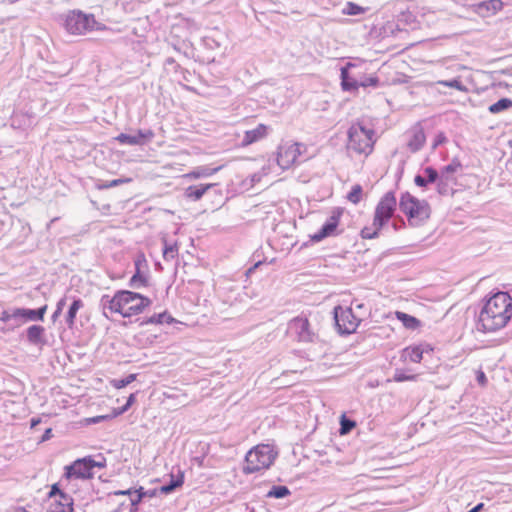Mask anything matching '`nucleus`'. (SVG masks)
<instances>
[{"label": "nucleus", "instance_id": "1", "mask_svg": "<svg viewBox=\"0 0 512 512\" xmlns=\"http://www.w3.org/2000/svg\"><path fill=\"white\" fill-rule=\"evenodd\" d=\"M512 318V297L508 292L493 294L480 310L477 329L488 333L495 332L507 325Z\"/></svg>", "mask_w": 512, "mask_h": 512}, {"label": "nucleus", "instance_id": "2", "mask_svg": "<svg viewBox=\"0 0 512 512\" xmlns=\"http://www.w3.org/2000/svg\"><path fill=\"white\" fill-rule=\"evenodd\" d=\"M397 207V200L395 192L388 191L380 199L375 208L373 222L370 226H365L361 230V237L363 239H375L379 236L380 230L389 222L393 217Z\"/></svg>", "mask_w": 512, "mask_h": 512}, {"label": "nucleus", "instance_id": "3", "mask_svg": "<svg viewBox=\"0 0 512 512\" xmlns=\"http://www.w3.org/2000/svg\"><path fill=\"white\" fill-rule=\"evenodd\" d=\"M400 210L407 216L409 225L419 227L430 218L431 208L426 200H419L409 192L401 195L399 200Z\"/></svg>", "mask_w": 512, "mask_h": 512}, {"label": "nucleus", "instance_id": "4", "mask_svg": "<svg viewBox=\"0 0 512 512\" xmlns=\"http://www.w3.org/2000/svg\"><path fill=\"white\" fill-rule=\"evenodd\" d=\"M276 457L277 452L271 445H257L247 452L242 471L244 474H252L262 469H268L274 463Z\"/></svg>", "mask_w": 512, "mask_h": 512}, {"label": "nucleus", "instance_id": "5", "mask_svg": "<svg viewBox=\"0 0 512 512\" xmlns=\"http://www.w3.org/2000/svg\"><path fill=\"white\" fill-rule=\"evenodd\" d=\"M374 131L361 124H353L348 130L347 148L358 154H369L373 148Z\"/></svg>", "mask_w": 512, "mask_h": 512}, {"label": "nucleus", "instance_id": "6", "mask_svg": "<svg viewBox=\"0 0 512 512\" xmlns=\"http://www.w3.org/2000/svg\"><path fill=\"white\" fill-rule=\"evenodd\" d=\"M151 300L140 293L120 290V313L124 318L138 315L151 305Z\"/></svg>", "mask_w": 512, "mask_h": 512}, {"label": "nucleus", "instance_id": "7", "mask_svg": "<svg viewBox=\"0 0 512 512\" xmlns=\"http://www.w3.org/2000/svg\"><path fill=\"white\" fill-rule=\"evenodd\" d=\"M97 24L93 14H86L81 10L70 11L64 21L66 31L72 35H83L91 32Z\"/></svg>", "mask_w": 512, "mask_h": 512}, {"label": "nucleus", "instance_id": "8", "mask_svg": "<svg viewBox=\"0 0 512 512\" xmlns=\"http://www.w3.org/2000/svg\"><path fill=\"white\" fill-rule=\"evenodd\" d=\"M333 318L337 331L341 335H349L356 331L361 319L354 314L352 307H334Z\"/></svg>", "mask_w": 512, "mask_h": 512}, {"label": "nucleus", "instance_id": "9", "mask_svg": "<svg viewBox=\"0 0 512 512\" xmlns=\"http://www.w3.org/2000/svg\"><path fill=\"white\" fill-rule=\"evenodd\" d=\"M288 332L298 342L312 343L317 339V334L311 329L306 317H295L288 323Z\"/></svg>", "mask_w": 512, "mask_h": 512}, {"label": "nucleus", "instance_id": "10", "mask_svg": "<svg viewBox=\"0 0 512 512\" xmlns=\"http://www.w3.org/2000/svg\"><path fill=\"white\" fill-rule=\"evenodd\" d=\"M89 463V457L76 459L70 465L65 466L64 477L66 479H92L93 467Z\"/></svg>", "mask_w": 512, "mask_h": 512}, {"label": "nucleus", "instance_id": "11", "mask_svg": "<svg viewBox=\"0 0 512 512\" xmlns=\"http://www.w3.org/2000/svg\"><path fill=\"white\" fill-rule=\"evenodd\" d=\"M154 136L155 134L151 129H139L133 135L121 133L115 138V140L118 141L120 144L135 146L145 144L146 142L152 140Z\"/></svg>", "mask_w": 512, "mask_h": 512}, {"label": "nucleus", "instance_id": "12", "mask_svg": "<svg viewBox=\"0 0 512 512\" xmlns=\"http://www.w3.org/2000/svg\"><path fill=\"white\" fill-rule=\"evenodd\" d=\"M135 273L129 280V286L133 289H141L148 286V276L142 272L143 267H147L143 255L138 256L135 261Z\"/></svg>", "mask_w": 512, "mask_h": 512}, {"label": "nucleus", "instance_id": "13", "mask_svg": "<svg viewBox=\"0 0 512 512\" xmlns=\"http://www.w3.org/2000/svg\"><path fill=\"white\" fill-rule=\"evenodd\" d=\"M218 184L216 183H201L190 185L184 189V197L189 201H199L206 193L210 191L217 192Z\"/></svg>", "mask_w": 512, "mask_h": 512}, {"label": "nucleus", "instance_id": "14", "mask_svg": "<svg viewBox=\"0 0 512 512\" xmlns=\"http://www.w3.org/2000/svg\"><path fill=\"white\" fill-rule=\"evenodd\" d=\"M409 140L407 147L412 153H416L422 149L426 142V136L423 127L418 123L414 125L408 132Z\"/></svg>", "mask_w": 512, "mask_h": 512}, {"label": "nucleus", "instance_id": "15", "mask_svg": "<svg viewBox=\"0 0 512 512\" xmlns=\"http://www.w3.org/2000/svg\"><path fill=\"white\" fill-rule=\"evenodd\" d=\"M339 224V216L332 215L328 218V220L322 225L321 229L311 236V240L313 242H320L323 239L331 236L336 230Z\"/></svg>", "mask_w": 512, "mask_h": 512}, {"label": "nucleus", "instance_id": "16", "mask_svg": "<svg viewBox=\"0 0 512 512\" xmlns=\"http://www.w3.org/2000/svg\"><path fill=\"white\" fill-rule=\"evenodd\" d=\"M47 310V305L38 309L16 308L19 321H42Z\"/></svg>", "mask_w": 512, "mask_h": 512}, {"label": "nucleus", "instance_id": "17", "mask_svg": "<svg viewBox=\"0 0 512 512\" xmlns=\"http://www.w3.org/2000/svg\"><path fill=\"white\" fill-rule=\"evenodd\" d=\"M298 154V145H292L288 147L287 149H280L278 152L277 162L279 166L286 169L289 168L290 165H292L296 159Z\"/></svg>", "mask_w": 512, "mask_h": 512}, {"label": "nucleus", "instance_id": "18", "mask_svg": "<svg viewBox=\"0 0 512 512\" xmlns=\"http://www.w3.org/2000/svg\"><path fill=\"white\" fill-rule=\"evenodd\" d=\"M503 8L501 0H486L477 5V12L483 17L494 15Z\"/></svg>", "mask_w": 512, "mask_h": 512}, {"label": "nucleus", "instance_id": "19", "mask_svg": "<svg viewBox=\"0 0 512 512\" xmlns=\"http://www.w3.org/2000/svg\"><path fill=\"white\" fill-rule=\"evenodd\" d=\"M353 66L348 63L346 66L341 68L340 78L341 86L344 91L353 92L359 88V81L354 79L349 74V67Z\"/></svg>", "mask_w": 512, "mask_h": 512}, {"label": "nucleus", "instance_id": "20", "mask_svg": "<svg viewBox=\"0 0 512 512\" xmlns=\"http://www.w3.org/2000/svg\"><path fill=\"white\" fill-rule=\"evenodd\" d=\"M267 130L268 127L266 125L259 124L255 129L246 131L242 144L247 146L264 138L267 135Z\"/></svg>", "mask_w": 512, "mask_h": 512}, {"label": "nucleus", "instance_id": "21", "mask_svg": "<svg viewBox=\"0 0 512 512\" xmlns=\"http://www.w3.org/2000/svg\"><path fill=\"white\" fill-rule=\"evenodd\" d=\"M424 174L425 177L422 175H416L414 178V183L418 187H426L428 184L435 183L439 178L438 171L431 166L424 169Z\"/></svg>", "mask_w": 512, "mask_h": 512}, {"label": "nucleus", "instance_id": "22", "mask_svg": "<svg viewBox=\"0 0 512 512\" xmlns=\"http://www.w3.org/2000/svg\"><path fill=\"white\" fill-rule=\"evenodd\" d=\"M45 328L41 325H31L26 330L27 340L33 345L44 344Z\"/></svg>", "mask_w": 512, "mask_h": 512}, {"label": "nucleus", "instance_id": "23", "mask_svg": "<svg viewBox=\"0 0 512 512\" xmlns=\"http://www.w3.org/2000/svg\"><path fill=\"white\" fill-rule=\"evenodd\" d=\"M103 310H109L111 313H120V291H117L113 297L103 295L101 298Z\"/></svg>", "mask_w": 512, "mask_h": 512}, {"label": "nucleus", "instance_id": "24", "mask_svg": "<svg viewBox=\"0 0 512 512\" xmlns=\"http://www.w3.org/2000/svg\"><path fill=\"white\" fill-rule=\"evenodd\" d=\"M222 169V166H218L215 168H211L209 166H199L195 168L193 171L185 174V178L189 179H199L204 177H209L217 173L219 170Z\"/></svg>", "mask_w": 512, "mask_h": 512}, {"label": "nucleus", "instance_id": "25", "mask_svg": "<svg viewBox=\"0 0 512 512\" xmlns=\"http://www.w3.org/2000/svg\"><path fill=\"white\" fill-rule=\"evenodd\" d=\"M437 191L440 195H452L454 193L453 186L456 183V178H447L439 175L436 181Z\"/></svg>", "mask_w": 512, "mask_h": 512}, {"label": "nucleus", "instance_id": "26", "mask_svg": "<svg viewBox=\"0 0 512 512\" xmlns=\"http://www.w3.org/2000/svg\"><path fill=\"white\" fill-rule=\"evenodd\" d=\"M84 306L83 301L80 298H73L71 305L66 314V324L69 328H72L75 324L76 315L78 311Z\"/></svg>", "mask_w": 512, "mask_h": 512}, {"label": "nucleus", "instance_id": "27", "mask_svg": "<svg viewBox=\"0 0 512 512\" xmlns=\"http://www.w3.org/2000/svg\"><path fill=\"white\" fill-rule=\"evenodd\" d=\"M184 483V473L179 470L177 476L171 475V479L168 483L160 487V491L163 494H169L181 487Z\"/></svg>", "mask_w": 512, "mask_h": 512}, {"label": "nucleus", "instance_id": "28", "mask_svg": "<svg viewBox=\"0 0 512 512\" xmlns=\"http://www.w3.org/2000/svg\"><path fill=\"white\" fill-rule=\"evenodd\" d=\"M175 321V319L169 315L167 312H162L159 314H154L151 317L147 318L146 320L141 322V325L145 324H171Z\"/></svg>", "mask_w": 512, "mask_h": 512}, {"label": "nucleus", "instance_id": "29", "mask_svg": "<svg viewBox=\"0 0 512 512\" xmlns=\"http://www.w3.org/2000/svg\"><path fill=\"white\" fill-rule=\"evenodd\" d=\"M396 317L408 329L414 330L420 326V321L417 318H415L414 316H411L409 314H406L404 312L397 311Z\"/></svg>", "mask_w": 512, "mask_h": 512}, {"label": "nucleus", "instance_id": "30", "mask_svg": "<svg viewBox=\"0 0 512 512\" xmlns=\"http://www.w3.org/2000/svg\"><path fill=\"white\" fill-rule=\"evenodd\" d=\"M402 357L414 363H419L423 358V350L419 346L407 347L403 350Z\"/></svg>", "mask_w": 512, "mask_h": 512}, {"label": "nucleus", "instance_id": "31", "mask_svg": "<svg viewBox=\"0 0 512 512\" xmlns=\"http://www.w3.org/2000/svg\"><path fill=\"white\" fill-rule=\"evenodd\" d=\"M461 168H462V165H461L460 161L458 159L454 158L451 161V163L444 166L438 173L442 177L446 176L447 178H455L454 174L456 172H458Z\"/></svg>", "mask_w": 512, "mask_h": 512}, {"label": "nucleus", "instance_id": "32", "mask_svg": "<svg viewBox=\"0 0 512 512\" xmlns=\"http://www.w3.org/2000/svg\"><path fill=\"white\" fill-rule=\"evenodd\" d=\"M509 108H512V100L509 98H501L497 102L491 104L488 107V111L491 114H498V113L503 112Z\"/></svg>", "mask_w": 512, "mask_h": 512}, {"label": "nucleus", "instance_id": "33", "mask_svg": "<svg viewBox=\"0 0 512 512\" xmlns=\"http://www.w3.org/2000/svg\"><path fill=\"white\" fill-rule=\"evenodd\" d=\"M291 494L289 488L284 485H274L272 488L267 492L266 497L267 498H276V499H282Z\"/></svg>", "mask_w": 512, "mask_h": 512}, {"label": "nucleus", "instance_id": "34", "mask_svg": "<svg viewBox=\"0 0 512 512\" xmlns=\"http://www.w3.org/2000/svg\"><path fill=\"white\" fill-rule=\"evenodd\" d=\"M164 247H163V258L164 260H172L178 255V247L177 244H169L166 239H163Z\"/></svg>", "mask_w": 512, "mask_h": 512}, {"label": "nucleus", "instance_id": "35", "mask_svg": "<svg viewBox=\"0 0 512 512\" xmlns=\"http://www.w3.org/2000/svg\"><path fill=\"white\" fill-rule=\"evenodd\" d=\"M129 182H131V178H119L111 181H99L96 186L98 189L103 190L113 188Z\"/></svg>", "mask_w": 512, "mask_h": 512}, {"label": "nucleus", "instance_id": "36", "mask_svg": "<svg viewBox=\"0 0 512 512\" xmlns=\"http://www.w3.org/2000/svg\"><path fill=\"white\" fill-rule=\"evenodd\" d=\"M0 321L4 323L11 322L12 326L18 324V315L16 313V308L4 310L0 315Z\"/></svg>", "mask_w": 512, "mask_h": 512}, {"label": "nucleus", "instance_id": "37", "mask_svg": "<svg viewBox=\"0 0 512 512\" xmlns=\"http://www.w3.org/2000/svg\"><path fill=\"white\" fill-rule=\"evenodd\" d=\"M58 508H65L68 512H74L73 499L65 492L59 495Z\"/></svg>", "mask_w": 512, "mask_h": 512}, {"label": "nucleus", "instance_id": "38", "mask_svg": "<svg viewBox=\"0 0 512 512\" xmlns=\"http://www.w3.org/2000/svg\"><path fill=\"white\" fill-rule=\"evenodd\" d=\"M136 374H129L125 378L113 379L111 385L116 389H122L136 380Z\"/></svg>", "mask_w": 512, "mask_h": 512}, {"label": "nucleus", "instance_id": "39", "mask_svg": "<svg viewBox=\"0 0 512 512\" xmlns=\"http://www.w3.org/2000/svg\"><path fill=\"white\" fill-rule=\"evenodd\" d=\"M362 192H363L362 186L359 184H356L352 187L351 191L348 193L347 199L353 204H358L361 200Z\"/></svg>", "mask_w": 512, "mask_h": 512}, {"label": "nucleus", "instance_id": "40", "mask_svg": "<svg viewBox=\"0 0 512 512\" xmlns=\"http://www.w3.org/2000/svg\"><path fill=\"white\" fill-rule=\"evenodd\" d=\"M439 85L454 88L458 91L466 92L467 88L459 79L443 80L438 82Z\"/></svg>", "mask_w": 512, "mask_h": 512}, {"label": "nucleus", "instance_id": "41", "mask_svg": "<svg viewBox=\"0 0 512 512\" xmlns=\"http://www.w3.org/2000/svg\"><path fill=\"white\" fill-rule=\"evenodd\" d=\"M130 497V501H131V505L132 507H134L133 509H131L130 512H136L137 510V505L142 501V499L145 497V493H144V488L143 487H140L139 489H135L134 490V495L132 496H129Z\"/></svg>", "mask_w": 512, "mask_h": 512}, {"label": "nucleus", "instance_id": "42", "mask_svg": "<svg viewBox=\"0 0 512 512\" xmlns=\"http://www.w3.org/2000/svg\"><path fill=\"white\" fill-rule=\"evenodd\" d=\"M363 12H364V8H362L361 6H359L358 4H355L353 2H348L346 4L345 8L343 9L344 14L352 15V16L360 15Z\"/></svg>", "mask_w": 512, "mask_h": 512}, {"label": "nucleus", "instance_id": "43", "mask_svg": "<svg viewBox=\"0 0 512 512\" xmlns=\"http://www.w3.org/2000/svg\"><path fill=\"white\" fill-rule=\"evenodd\" d=\"M355 425L356 423L353 420H350L343 415L340 421V434L345 435L349 433L355 427Z\"/></svg>", "mask_w": 512, "mask_h": 512}, {"label": "nucleus", "instance_id": "44", "mask_svg": "<svg viewBox=\"0 0 512 512\" xmlns=\"http://www.w3.org/2000/svg\"><path fill=\"white\" fill-rule=\"evenodd\" d=\"M89 457V463L93 468H105L106 467V458L102 454H98L96 458L93 456Z\"/></svg>", "mask_w": 512, "mask_h": 512}, {"label": "nucleus", "instance_id": "45", "mask_svg": "<svg viewBox=\"0 0 512 512\" xmlns=\"http://www.w3.org/2000/svg\"><path fill=\"white\" fill-rule=\"evenodd\" d=\"M379 78L377 76H369L359 81V87H377Z\"/></svg>", "mask_w": 512, "mask_h": 512}, {"label": "nucleus", "instance_id": "46", "mask_svg": "<svg viewBox=\"0 0 512 512\" xmlns=\"http://www.w3.org/2000/svg\"><path fill=\"white\" fill-rule=\"evenodd\" d=\"M417 378V375L415 374H406L402 371H396V373L394 374V381L396 382H404V381H414L416 380Z\"/></svg>", "mask_w": 512, "mask_h": 512}, {"label": "nucleus", "instance_id": "47", "mask_svg": "<svg viewBox=\"0 0 512 512\" xmlns=\"http://www.w3.org/2000/svg\"><path fill=\"white\" fill-rule=\"evenodd\" d=\"M135 400H136V394L135 393L130 394L129 397L127 398L125 405L122 406L116 412V415H120V414H123L124 412H126L134 404Z\"/></svg>", "mask_w": 512, "mask_h": 512}, {"label": "nucleus", "instance_id": "48", "mask_svg": "<svg viewBox=\"0 0 512 512\" xmlns=\"http://www.w3.org/2000/svg\"><path fill=\"white\" fill-rule=\"evenodd\" d=\"M445 141H446V137L443 133L437 134L433 141L432 149H436L439 145L443 144Z\"/></svg>", "mask_w": 512, "mask_h": 512}, {"label": "nucleus", "instance_id": "49", "mask_svg": "<svg viewBox=\"0 0 512 512\" xmlns=\"http://www.w3.org/2000/svg\"><path fill=\"white\" fill-rule=\"evenodd\" d=\"M62 492L63 491L59 488V485L57 483L53 484L51 486L50 492L48 493V497L52 498V497H55V496H59Z\"/></svg>", "mask_w": 512, "mask_h": 512}, {"label": "nucleus", "instance_id": "50", "mask_svg": "<svg viewBox=\"0 0 512 512\" xmlns=\"http://www.w3.org/2000/svg\"><path fill=\"white\" fill-rule=\"evenodd\" d=\"M476 379H477V382L481 386H484L487 383V377H486L485 373L483 371H481V370L478 371Z\"/></svg>", "mask_w": 512, "mask_h": 512}, {"label": "nucleus", "instance_id": "51", "mask_svg": "<svg viewBox=\"0 0 512 512\" xmlns=\"http://www.w3.org/2000/svg\"><path fill=\"white\" fill-rule=\"evenodd\" d=\"M134 490L135 489H132V488H129L127 490H117V491L113 492V495H115V496H120V495L132 496V495H134Z\"/></svg>", "mask_w": 512, "mask_h": 512}, {"label": "nucleus", "instance_id": "52", "mask_svg": "<svg viewBox=\"0 0 512 512\" xmlns=\"http://www.w3.org/2000/svg\"><path fill=\"white\" fill-rule=\"evenodd\" d=\"M52 437V429L47 428L41 437V442L47 441Z\"/></svg>", "mask_w": 512, "mask_h": 512}, {"label": "nucleus", "instance_id": "53", "mask_svg": "<svg viewBox=\"0 0 512 512\" xmlns=\"http://www.w3.org/2000/svg\"><path fill=\"white\" fill-rule=\"evenodd\" d=\"M66 297H62L58 302H57V305H56V309L58 311H63V308L65 307L66 305Z\"/></svg>", "mask_w": 512, "mask_h": 512}, {"label": "nucleus", "instance_id": "54", "mask_svg": "<svg viewBox=\"0 0 512 512\" xmlns=\"http://www.w3.org/2000/svg\"><path fill=\"white\" fill-rule=\"evenodd\" d=\"M399 221H400V224H398V222L396 220L393 221V224H392L393 228L396 231L399 230L401 227H403L405 225L404 221L401 218L399 219Z\"/></svg>", "mask_w": 512, "mask_h": 512}, {"label": "nucleus", "instance_id": "55", "mask_svg": "<svg viewBox=\"0 0 512 512\" xmlns=\"http://www.w3.org/2000/svg\"><path fill=\"white\" fill-rule=\"evenodd\" d=\"M40 423H41V419L40 418H32L31 421H30V426H31V428H34L37 425H39Z\"/></svg>", "mask_w": 512, "mask_h": 512}, {"label": "nucleus", "instance_id": "56", "mask_svg": "<svg viewBox=\"0 0 512 512\" xmlns=\"http://www.w3.org/2000/svg\"><path fill=\"white\" fill-rule=\"evenodd\" d=\"M165 65H176V66H178V65L176 64V61H175L172 57H169V58H167V59L165 60Z\"/></svg>", "mask_w": 512, "mask_h": 512}, {"label": "nucleus", "instance_id": "57", "mask_svg": "<svg viewBox=\"0 0 512 512\" xmlns=\"http://www.w3.org/2000/svg\"><path fill=\"white\" fill-rule=\"evenodd\" d=\"M261 264V261L257 262L254 264V266L250 267L248 270H247V274H250L252 273L259 265Z\"/></svg>", "mask_w": 512, "mask_h": 512}, {"label": "nucleus", "instance_id": "58", "mask_svg": "<svg viewBox=\"0 0 512 512\" xmlns=\"http://www.w3.org/2000/svg\"><path fill=\"white\" fill-rule=\"evenodd\" d=\"M62 311H58L55 309L54 313L52 314V320L56 321V319L61 315Z\"/></svg>", "mask_w": 512, "mask_h": 512}, {"label": "nucleus", "instance_id": "59", "mask_svg": "<svg viewBox=\"0 0 512 512\" xmlns=\"http://www.w3.org/2000/svg\"><path fill=\"white\" fill-rule=\"evenodd\" d=\"M107 416H97L92 419L94 423H98L100 420L105 419Z\"/></svg>", "mask_w": 512, "mask_h": 512}, {"label": "nucleus", "instance_id": "60", "mask_svg": "<svg viewBox=\"0 0 512 512\" xmlns=\"http://www.w3.org/2000/svg\"><path fill=\"white\" fill-rule=\"evenodd\" d=\"M48 512H68L65 508H56L55 510L50 509Z\"/></svg>", "mask_w": 512, "mask_h": 512}, {"label": "nucleus", "instance_id": "61", "mask_svg": "<svg viewBox=\"0 0 512 512\" xmlns=\"http://www.w3.org/2000/svg\"><path fill=\"white\" fill-rule=\"evenodd\" d=\"M144 493H145V497H146V496H149V497L154 496V492H152V491H145V490H144Z\"/></svg>", "mask_w": 512, "mask_h": 512}, {"label": "nucleus", "instance_id": "62", "mask_svg": "<svg viewBox=\"0 0 512 512\" xmlns=\"http://www.w3.org/2000/svg\"><path fill=\"white\" fill-rule=\"evenodd\" d=\"M355 308L356 309H362V308H364V304H362V303H355Z\"/></svg>", "mask_w": 512, "mask_h": 512}, {"label": "nucleus", "instance_id": "63", "mask_svg": "<svg viewBox=\"0 0 512 512\" xmlns=\"http://www.w3.org/2000/svg\"><path fill=\"white\" fill-rule=\"evenodd\" d=\"M509 144H510V146L512 147V140H510Z\"/></svg>", "mask_w": 512, "mask_h": 512}]
</instances>
